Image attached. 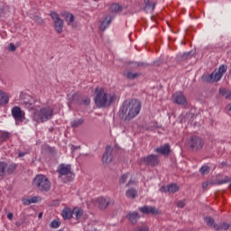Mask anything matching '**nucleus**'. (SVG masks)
Masks as SVG:
<instances>
[{
    "label": "nucleus",
    "instance_id": "obj_1",
    "mask_svg": "<svg viewBox=\"0 0 231 231\" xmlns=\"http://www.w3.org/2000/svg\"><path fill=\"white\" fill-rule=\"evenodd\" d=\"M116 100V94L107 92V89L104 88H97L95 89L94 102L97 107H110Z\"/></svg>",
    "mask_w": 231,
    "mask_h": 231
},
{
    "label": "nucleus",
    "instance_id": "obj_28",
    "mask_svg": "<svg viewBox=\"0 0 231 231\" xmlns=\"http://www.w3.org/2000/svg\"><path fill=\"white\" fill-rule=\"evenodd\" d=\"M219 95H221V97H225L227 100H231V91L229 89L220 88Z\"/></svg>",
    "mask_w": 231,
    "mask_h": 231
},
{
    "label": "nucleus",
    "instance_id": "obj_12",
    "mask_svg": "<svg viewBox=\"0 0 231 231\" xmlns=\"http://www.w3.org/2000/svg\"><path fill=\"white\" fill-rule=\"evenodd\" d=\"M115 205V199L111 198L99 197L97 199V207L100 210H106L107 207H113Z\"/></svg>",
    "mask_w": 231,
    "mask_h": 231
},
{
    "label": "nucleus",
    "instance_id": "obj_22",
    "mask_svg": "<svg viewBox=\"0 0 231 231\" xmlns=\"http://www.w3.org/2000/svg\"><path fill=\"white\" fill-rule=\"evenodd\" d=\"M230 226H231V223L228 224L226 222H223V223L215 225L214 226V230H216V231H226V230H228V228H230Z\"/></svg>",
    "mask_w": 231,
    "mask_h": 231
},
{
    "label": "nucleus",
    "instance_id": "obj_41",
    "mask_svg": "<svg viewBox=\"0 0 231 231\" xmlns=\"http://www.w3.org/2000/svg\"><path fill=\"white\" fill-rule=\"evenodd\" d=\"M192 55H194L193 51L185 52L183 54V59H190V57H192Z\"/></svg>",
    "mask_w": 231,
    "mask_h": 231
},
{
    "label": "nucleus",
    "instance_id": "obj_2",
    "mask_svg": "<svg viewBox=\"0 0 231 231\" xmlns=\"http://www.w3.org/2000/svg\"><path fill=\"white\" fill-rule=\"evenodd\" d=\"M142 110V103L137 99H132L125 102L120 109L121 118L123 120H133L135 116L140 115Z\"/></svg>",
    "mask_w": 231,
    "mask_h": 231
},
{
    "label": "nucleus",
    "instance_id": "obj_40",
    "mask_svg": "<svg viewBox=\"0 0 231 231\" xmlns=\"http://www.w3.org/2000/svg\"><path fill=\"white\" fill-rule=\"evenodd\" d=\"M134 231H149V227L147 226H143L135 228Z\"/></svg>",
    "mask_w": 231,
    "mask_h": 231
},
{
    "label": "nucleus",
    "instance_id": "obj_46",
    "mask_svg": "<svg viewBox=\"0 0 231 231\" xmlns=\"http://www.w3.org/2000/svg\"><path fill=\"white\" fill-rule=\"evenodd\" d=\"M23 205H32L31 199H24L23 200Z\"/></svg>",
    "mask_w": 231,
    "mask_h": 231
},
{
    "label": "nucleus",
    "instance_id": "obj_26",
    "mask_svg": "<svg viewBox=\"0 0 231 231\" xmlns=\"http://www.w3.org/2000/svg\"><path fill=\"white\" fill-rule=\"evenodd\" d=\"M144 3V11L149 12V10L154 11V8H156L155 3H151V0H143Z\"/></svg>",
    "mask_w": 231,
    "mask_h": 231
},
{
    "label": "nucleus",
    "instance_id": "obj_33",
    "mask_svg": "<svg viewBox=\"0 0 231 231\" xmlns=\"http://www.w3.org/2000/svg\"><path fill=\"white\" fill-rule=\"evenodd\" d=\"M7 167L8 164L5 162H0V176H5V171H6Z\"/></svg>",
    "mask_w": 231,
    "mask_h": 231
},
{
    "label": "nucleus",
    "instance_id": "obj_7",
    "mask_svg": "<svg viewBox=\"0 0 231 231\" xmlns=\"http://www.w3.org/2000/svg\"><path fill=\"white\" fill-rule=\"evenodd\" d=\"M187 145L191 151L197 152V151H201V149H203L205 143L201 137L191 136L188 141Z\"/></svg>",
    "mask_w": 231,
    "mask_h": 231
},
{
    "label": "nucleus",
    "instance_id": "obj_16",
    "mask_svg": "<svg viewBox=\"0 0 231 231\" xmlns=\"http://www.w3.org/2000/svg\"><path fill=\"white\" fill-rule=\"evenodd\" d=\"M138 210L139 212H142V214H152V216L160 214V210L152 206H143L139 208Z\"/></svg>",
    "mask_w": 231,
    "mask_h": 231
},
{
    "label": "nucleus",
    "instance_id": "obj_44",
    "mask_svg": "<svg viewBox=\"0 0 231 231\" xmlns=\"http://www.w3.org/2000/svg\"><path fill=\"white\" fill-rule=\"evenodd\" d=\"M35 23H38V24H42V19H41L39 16L34 17Z\"/></svg>",
    "mask_w": 231,
    "mask_h": 231
},
{
    "label": "nucleus",
    "instance_id": "obj_13",
    "mask_svg": "<svg viewBox=\"0 0 231 231\" xmlns=\"http://www.w3.org/2000/svg\"><path fill=\"white\" fill-rule=\"evenodd\" d=\"M174 104H178V106H187L189 102L187 101V97L183 92H176L172 95Z\"/></svg>",
    "mask_w": 231,
    "mask_h": 231
},
{
    "label": "nucleus",
    "instance_id": "obj_49",
    "mask_svg": "<svg viewBox=\"0 0 231 231\" xmlns=\"http://www.w3.org/2000/svg\"><path fill=\"white\" fill-rule=\"evenodd\" d=\"M7 217L8 219H14V213H8Z\"/></svg>",
    "mask_w": 231,
    "mask_h": 231
},
{
    "label": "nucleus",
    "instance_id": "obj_17",
    "mask_svg": "<svg viewBox=\"0 0 231 231\" xmlns=\"http://www.w3.org/2000/svg\"><path fill=\"white\" fill-rule=\"evenodd\" d=\"M155 152L162 154V156H169L171 154V144L166 143L155 149Z\"/></svg>",
    "mask_w": 231,
    "mask_h": 231
},
{
    "label": "nucleus",
    "instance_id": "obj_36",
    "mask_svg": "<svg viewBox=\"0 0 231 231\" xmlns=\"http://www.w3.org/2000/svg\"><path fill=\"white\" fill-rule=\"evenodd\" d=\"M231 179L228 177H225L224 179H222L221 180L217 181V185H223V183H230Z\"/></svg>",
    "mask_w": 231,
    "mask_h": 231
},
{
    "label": "nucleus",
    "instance_id": "obj_14",
    "mask_svg": "<svg viewBox=\"0 0 231 231\" xmlns=\"http://www.w3.org/2000/svg\"><path fill=\"white\" fill-rule=\"evenodd\" d=\"M111 162H113V148H111V146H106L102 157V162L105 165H107V163H111Z\"/></svg>",
    "mask_w": 231,
    "mask_h": 231
},
{
    "label": "nucleus",
    "instance_id": "obj_31",
    "mask_svg": "<svg viewBox=\"0 0 231 231\" xmlns=\"http://www.w3.org/2000/svg\"><path fill=\"white\" fill-rule=\"evenodd\" d=\"M204 221H205L206 225H207L208 226H209V228H214V226H215V225H217V224H216V222H215V220L212 218V217H206L204 218Z\"/></svg>",
    "mask_w": 231,
    "mask_h": 231
},
{
    "label": "nucleus",
    "instance_id": "obj_39",
    "mask_svg": "<svg viewBox=\"0 0 231 231\" xmlns=\"http://www.w3.org/2000/svg\"><path fill=\"white\" fill-rule=\"evenodd\" d=\"M51 228H59L60 222L59 220H53L51 224Z\"/></svg>",
    "mask_w": 231,
    "mask_h": 231
},
{
    "label": "nucleus",
    "instance_id": "obj_3",
    "mask_svg": "<svg viewBox=\"0 0 231 231\" xmlns=\"http://www.w3.org/2000/svg\"><path fill=\"white\" fill-rule=\"evenodd\" d=\"M51 118H53V108L50 106L36 110L33 114V120L38 124L48 122V120H51Z\"/></svg>",
    "mask_w": 231,
    "mask_h": 231
},
{
    "label": "nucleus",
    "instance_id": "obj_4",
    "mask_svg": "<svg viewBox=\"0 0 231 231\" xmlns=\"http://www.w3.org/2000/svg\"><path fill=\"white\" fill-rule=\"evenodd\" d=\"M227 67L221 65L218 69H216L211 74L202 76V80L208 84H214V82H219L223 79V75L226 73Z\"/></svg>",
    "mask_w": 231,
    "mask_h": 231
},
{
    "label": "nucleus",
    "instance_id": "obj_6",
    "mask_svg": "<svg viewBox=\"0 0 231 231\" xmlns=\"http://www.w3.org/2000/svg\"><path fill=\"white\" fill-rule=\"evenodd\" d=\"M57 172L59 174V178H61L64 183H67V181H71V180H73L75 177L73 171H71L70 164H60Z\"/></svg>",
    "mask_w": 231,
    "mask_h": 231
},
{
    "label": "nucleus",
    "instance_id": "obj_15",
    "mask_svg": "<svg viewBox=\"0 0 231 231\" xmlns=\"http://www.w3.org/2000/svg\"><path fill=\"white\" fill-rule=\"evenodd\" d=\"M143 161L146 163V165H151V167H156V165L160 163V160L158 159L157 155L154 154L143 157Z\"/></svg>",
    "mask_w": 231,
    "mask_h": 231
},
{
    "label": "nucleus",
    "instance_id": "obj_9",
    "mask_svg": "<svg viewBox=\"0 0 231 231\" xmlns=\"http://www.w3.org/2000/svg\"><path fill=\"white\" fill-rule=\"evenodd\" d=\"M12 116L15 120L16 125H20L26 120V113L21 109L19 106H14L11 110Z\"/></svg>",
    "mask_w": 231,
    "mask_h": 231
},
{
    "label": "nucleus",
    "instance_id": "obj_11",
    "mask_svg": "<svg viewBox=\"0 0 231 231\" xmlns=\"http://www.w3.org/2000/svg\"><path fill=\"white\" fill-rule=\"evenodd\" d=\"M50 15L54 23V28L57 33H62V30H64V20L55 11H51Z\"/></svg>",
    "mask_w": 231,
    "mask_h": 231
},
{
    "label": "nucleus",
    "instance_id": "obj_8",
    "mask_svg": "<svg viewBox=\"0 0 231 231\" xmlns=\"http://www.w3.org/2000/svg\"><path fill=\"white\" fill-rule=\"evenodd\" d=\"M68 97L70 104L76 103V104H80L82 106H89V104H91V99H89V97H82L79 93H74L72 95L69 94Z\"/></svg>",
    "mask_w": 231,
    "mask_h": 231
},
{
    "label": "nucleus",
    "instance_id": "obj_10",
    "mask_svg": "<svg viewBox=\"0 0 231 231\" xmlns=\"http://www.w3.org/2000/svg\"><path fill=\"white\" fill-rule=\"evenodd\" d=\"M20 104L24 106V107L29 109V111L35 109V100H33V97H32L30 95L21 93Z\"/></svg>",
    "mask_w": 231,
    "mask_h": 231
},
{
    "label": "nucleus",
    "instance_id": "obj_27",
    "mask_svg": "<svg viewBox=\"0 0 231 231\" xmlns=\"http://www.w3.org/2000/svg\"><path fill=\"white\" fill-rule=\"evenodd\" d=\"M123 7L122 5H118V4H112L110 5V12H112V14H118L120 12H122Z\"/></svg>",
    "mask_w": 231,
    "mask_h": 231
},
{
    "label": "nucleus",
    "instance_id": "obj_34",
    "mask_svg": "<svg viewBox=\"0 0 231 231\" xmlns=\"http://www.w3.org/2000/svg\"><path fill=\"white\" fill-rule=\"evenodd\" d=\"M129 178V174L125 173L123 174L119 179V183L124 184L125 181H127V179Z\"/></svg>",
    "mask_w": 231,
    "mask_h": 231
},
{
    "label": "nucleus",
    "instance_id": "obj_30",
    "mask_svg": "<svg viewBox=\"0 0 231 231\" xmlns=\"http://www.w3.org/2000/svg\"><path fill=\"white\" fill-rule=\"evenodd\" d=\"M126 197L134 199V198H136V196H138V191L134 189H129L126 192H125Z\"/></svg>",
    "mask_w": 231,
    "mask_h": 231
},
{
    "label": "nucleus",
    "instance_id": "obj_45",
    "mask_svg": "<svg viewBox=\"0 0 231 231\" xmlns=\"http://www.w3.org/2000/svg\"><path fill=\"white\" fill-rule=\"evenodd\" d=\"M30 199H31V203H39V198L38 197H32Z\"/></svg>",
    "mask_w": 231,
    "mask_h": 231
},
{
    "label": "nucleus",
    "instance_id": "obj_48",
    "mask_svg": "<svg viewBox=\"0 0 231 231\" xmlns=\"http://www.w3.org/2000/svg\"><path fill=\"white\" fill-rule=\"evenodd\" d=\"M25 155H26V152H21L18 153V158H23V156H25Z\"/></svg>",
    "mask_w": 231,
    "mask_h": 231
},
{
    "label": "nucleus",
    "instance_id": "obj_25",
    "mask_svg": "<svg viewBox=\"0 0 231 231\" xmlns=\"http://www.w3.org/2000/svg\"><path fill=\"white\" fill-rule=\"evenodd\" d=\"M73 215L75 216L76 219L79 221L82 219V217L84 216V209L76 207L73 208Z\"/></svg>",
    "mask_w": 231,
    "mask_h": 231
},
{
    "label": "nucleus",
    "instance_id": "obj_23",
    "mask_svg": "<svg viewBox=\"0 0 231 231\" xmlns=\"http://www.w3.org/2000/svg\"><path fill=\"white\" fill-rule=\"evenodd\" d=\"M124 77L129 80H134V79H138L140 77V74H138V72H133V70H125L124 72Z\"/></svg>",
    "mask_w": 231,
    "mask_h": 231
},
{
    "label": "nucleus",
    "instance_id": "obj_18",
    "mask_svg": "<svg viewBox=\"0 0 231 231\" xmlns=\"http://www.w3.org/2000/svg\"><path fill=\"white\" fill-rule=\"evenodd\" d=\"M61 15L64 17L68 26H75L73 24V23H75V15H73V14L69 13V12H65L62 13Z\"/></svg>",
    "mask_w": 231,
    "mask_h": 231
},
{
    "label": "nucleus",
    "instance_id": "obj_20",
    "mask_svg": "<svg viewBox=\"0 0 231 231\" xmlns=\"http://www.w3.org/2000/svg\"><path fill=\"white\" fill-rule=\"evenodd\" d=\"M126 217H127V219H129V221H131L132 225H135V223L140 218V214H138V212H136V211L129 212L126 215Z\"/></svg>",
    "mask_w": 231,
    "mask_h": 231
},
{
    "label": "nucleus",
    "instance_id": "obj_38",
    "mask_svg": "<svg viewBox=\"0 0 231 231\" xmlns=\"http://www.w3.org/2000/svg\"><path fill=\"white\" fill-rule=\"evenodd\" d=\"M208 171H209L208 166H202L199 169V172L202 173V174H208Z\"/></svg>",
    "mask_w": 231,
    "mask_h": 231
},
{
    "label": "nucleus",
    "instance_id": "obj_53",
    "mask_svg": "<svg viewBox=\"0 0 231 231\" xmlns=\"http://www.w3.org/2000/svg\"><path fill=\"white\" fill-rule=\"evenodd\" d=\"M94 1H96V2H97V1H100V0H94Z\"/></svg>",
    "mask_w": 231,
    "mask_h": 231
},
{
    "label": "nucleus",
    "instance_id": "obj_52",
    "mask_svg": "<svg viewBox=\"0 0 231 231\" xmlns=\"http://www.w3.org/2000/svg\"><path fill=\"white\" fill-rule=\"evenodd\" d=\"M137 66H143V63L139 62V63H137Z\"/></svg>",
    "mask_w": 231,
    "mask_h": 231
},
{
    "label": "nucleus",
    "instance_id": "obj_54",
    "mask_svg": "<svg viewBox=\"0 0 231 231\" xmlns=\"http://www.w3.org/2000/svg\"><path fill=\"white\" fill-rule=\"evenodd\" d=\"M229 187H230V189H231V183H230Z\"/></svg>",
    "mask_w": 231,
    "mask_h": 231
},
{
    "label": "nucleus",
    "instance_id": "obj_51",
    "mask_svg": "<svg viewBox=\"0 0 231 231\" xmlns=\"http://www.w3.org/2000/svg\"><path fill=\"white\" fill-rule=\"evenodd\" d=\"M38 217L41 219L42 217V213H39Z\"/></svg>",
    "mask_w": 231,
    "mask_h": 231
},
{
    "label": "nucleus",
    "instance_id": "obj_42",
    "mask_svg": "<svg viewBox=\"0 0 231 231\" xmlns=\"http://www.w3.org/2000/svg\"><path fill=\"white\" fill-rule=\"evenodd\" d=\"M210 185V181H206L202 183V189H204V190H207V189H208Z\"/></svg>",
    "mask_w": 231,
    "mask_h": 231
},
{
    "label": "nucleus",
    "instance_id": "obj_47",
    "mask_svg": "<svg viewBox=\"0 0 231 231\" xmlns=\"http://www.w3.org/2000/svg\"><path fill=\"white\" fill-rule=\"evenodd\" d=\"M161 192H169V190H167V187L162 186V187L161 188Z\"/></svg>",
    "mask_w": 231,
    "mask_h": 231
},
{
    "label": "nucleus",
    "instance_id": "obj_24",
    "mask_svg": "<svg viewBox=\"0 0 231 231\" xmlns=\"http://www.w3.org/2000/svg\"><path fill=\"white\" fill-rule=\"evenodd\" d=\"M9 100L10 97H8V94L0 89V106L8 104Z\"/></svg>",
    "mask_w": 231,
    "mask_h": 231
},
{
    "label": "nucleus",
    "instance_id": "obj_5",
    "mask_svg": "<svg viewBox=\"0 0 231 231\" xmlns=\"http://www.w3.org/2000/svg\"><path fill=\"white\" fill-rule=\"evenodd\" d=\"M33 187L41 190V192H48L51 189V183L46 175L39 174L33 180Z\"/></svg>",
    "mask_w": 231,
    "mask_h": 231
},
{
    "label": "nucleus",
    "instance_id": "obj_32",
    "mask_svg": "<svg viewBox=\"0 0 231 231\" xmlns=\"http://www.w3.org/2000/svg\"><path fill=\"white\" fill-rule=\"evenodd\" d=\"M168 192H171V194H174V192H178L180 190V187L176 184H171L167 186Z\"/></svg>",
    "mask_w": 231,
    "mask_h": 231
},
{
    "label": "nucleus",
    "instance_id": "obj_21",
    "mask_svg": "<svg viewBox=\"0 0 231 231\" xmlns=\"http://www.w3.org/2000/svg\"><path fill=\"white\" fill-rule=\"evenodd\" d=\"M61 216L63 219L69 220L71 217H73V209L69 208H64L61 212Z\"/></svg>",
    "mask_w": 231,
    "mask_h": 231
},
{
    "label": "nucleus",
    "instance_id": "obj_50",
    "mask_svg": "<svg viewBox=\"0 0 231 231\" xmlns=\"http://www.w3.org/2000/svg\"><path fill=\"white\" fill-rule=\"evenodd\" d=\"M133 183H134V181H133V180H130L125 187H129L130 185H133Z\"/></svg>",
    "mask_w": 231,
    "mask_h": 231
},
{
    "label": "nucleus",
    "instance_id": "obj_29",
    "mask_svg": "<svg viewBox=\"0 0 231 231\" xmlns=\"http://www.w3.org/2000/svg\"><path fill=\"white\" fill-rule=\"evenodd\" d=\"M82 124H84V118H79V119L72 120L70 123V125H71V127H73L75 129L77 127H80V125H82Z\"/></svg>",
    "mask_w": 231,
    "mask_h": 231
},
{
    "label": "nucleus",
    "instance_id": "obj_19",
    "mask_svg": "<svg viewBox=\"0 0 231 231\" xmlns=\"http://www.w3.org/2000/svg\"><path fill=\"white\" fill-rule=\"evenodd\" d=\"M112 21H113V16L107 15V16L105 18V20L101 23V25H100V27H99L100 30H101L102 32H106V30H107L109 24H111Z\"/></svg>",
    "mask_w": 231,
    "mask_h": 231
},
{
    "label": "nucleus",
    "instance_id": "obj_43",
    "mask_svg": "<svg viewBox=\"0 0 231 231\" xmlns=\"http://www.w3.org/2000/svg\"><path fill=\"white\" fill-rule=\"evenodd\" d=\"M15 50H17V47L14 43H10L9 51H15Z\"/></svg>",
    "mask_w": 231,
    "mask_h": 231
},
{
    "label": "nucleus",
    "instance_id": "obj_37",
    "mask_svg": "<svg viewBox=\"0 0 231 231\" xmlns=\"http://www.w3.org/2000/svg\"><path fill=\"white\" fill-rule=\"evenodd\" d=\"M185 205H187L186 200H180L176 203V207H178V208H184Z\"/></svg>",
    "mask_w": 231,
    "mask_h": 231
},
{
    "label": "nucleus",
    "instance_id": "obj_35",
    "mask_svg": "<svg viewBox=\"0 0 231 231\" xmlns=\"http://www.w3.org/2000/svg\"><path fill=\"white\" fill-rule=\"evenodd\" d=\"M8 138H10V133L3 132L2 135H1V139L3 140V142H6V140H8Z\"/></svg>",
    "mask_w": 231,
    "mask_h": 231
}]
</instances>
